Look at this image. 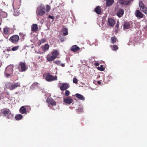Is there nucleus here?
<instances>
[{"label":"nucleus","instance_id":"obj_44","mask_svg":"<svg viewBox=\"0 0 147 147\" xmlns=\"http://www.w3.org/2000/svg\"><path fill=\"white\" fill-rule=\"evenodd\" d=\"M97 83L99 85H100V84H101V82L99 81H98Z\"/></svg>","mask_w":147,"mask_h":147},{"label":"nucleus","instance_id":"obj_25","mask_svg":"<svg viewBox=\"0 0 147 147\" xmlns=\"http://www.w3.org/2000/svg\"><path fill=\"white\" fill-rule=\"evenodd\" d=\"M114 2V0H107L106 5L107 6L111 5Z\"/></svg>","mask_w":147,"mask_h":147},{"label":"nucleus","instance_id":"obj_19","mask_svg":"<svg viewBox=\"0 0 147 147\" xmlns=\"http://www.w3.org/2000/svg\"><path fill=\"white\" fill-rule=\"evenodd\" d=\"M75 96L77 98L81 100H84L85 99L84 97L80 94L76 93V94Z\"/></svg>","mask_w":147,"mask_h":147},{"label":"nucleus","instance_id":"obj_16","mask_svg":"<svg viewBox=\"0 0 147 147\" xmlns=\"http://www.w3.org/2000/svg\"><path fill=\"white\" fill-rule=\"evenodd\" d=\"M108 23L109 26H113L115 24V21L111 18H109L108 20Z\"/></svg>","mask_w":147,"mask_h":147},{"label":"nucleus","instance_id":"obj_31","mask_svg":"<svg viewBox=\"0 0 147 147\" xmlns=\"http://www.w3.org/2000/svg\"><path fill=\"white\" fill-rule=\"evenodd\" d=\"M1 15L2 17L4 18H6L7 16V13L5 12H2L1 13Z\"/></svg>","mask_w":147,"mask_h":147},{"label":"nucleus","instance_id":"obj_4","mask_svg":"<svg viewBox=\"0 0 147 147\" xmlns=\"http://www.w3.org/2000/svg\"><path fill=\"white\" fill-rule=\"evenodd\" d=\"M1 112L4 115V116L8 119H11L13 115L11 114V111L7 109H5L1 110Z\"/></svg>","mask_w":147,"mask_h":147},{"label":"nucleus","instance_id":"obj_9","mask_svg":"<svg viewBox=\"0 0 147 147\" xmlns=\"http://www.w3.org/2000/svg\"><path fill=\"white\" fill-rule=\"evenodd\" d=\"M19 36L17 35H14L11 36L9 40L13 43H16L19 40Z\"/></svg>","mask_w":147,"mask_h":147},{"label":"nucleus","instance_id":"obj_37","mask_svg":"<svg viewBox=\"0 0 147 147\" xmlns=\"http://www.w3.org/2000/svg\"><path fill=\"white\" fill-rule=\"evenodd\" d=\"M70 94L69 91L68 90H66L65 92V95L67 96Z\"/></svg>","mask_w":147,"mask_h":147},{"label":"nucleus","instance_id":"obj_45","mask_svg":"<svg viewBox=\"0 0 147 147\" xmlns=\"http://www.w3.org/2000/svg\"><path fill=\"white\" fill-rule=\"evenodd\" d=\"M61 66L62 67H64V64H61Z\"/></svg>","mask_w":147,"mask_h":147},{"label":"nucleus","instance_id":"obj_40","mask_svg":"<svg viewBox=\"0 0 147 147\" xmlns=\"http://www.w3.org/2000/svg\"><path fill=\"white\" fill-rule=\"evenodd\" d=\"M78 112L79 113H81L83 111V109L82 108H79L78 110Z\"/></svg>","mask_w":147,"mask_h":147},{"label":"nucleus","instance_id":"obj_35","mask_svg":"<svg viewBox=\"0 0 147 147\" xmlns=\"http://www.w3.org/2000/svg\"><path fill=\"white\" fill-rule=\"evenodd\" d=\"M19 48V46H18L16 47H14L12 48V50L13 51H16Z\"/></svg>","mask_w":147,"mask_h":147},{"label":"nucleus","instance_id":"obj_27","mask_svg":"<svg viewBox=\"0 0 147 147\" xmlns=\"http://www.w3.org/2000/svg\"><path fill=\"white\" fill-rule=\"evenodd\" d=\"M23 117L22 116L21 114H18L16 115L15 118L17 120H19L22 119Z\"/></svg>","mask_w":147,"mask_h":147},{"label":"nucleus","instance_id":"obj_11","mask_svg":"<svg viewBox=\"0 0 147 147\" xmlns=\"http://www.w3.org/2000/svg\"><path fill=\"white\" fill-rule=\"evenodd\" d=\"M135 15L137 18H142L143 16V14L138 10L136 11Z\"/></svg>","mask_w":147,"mask_h":147},{"label":"nucleus","instance_id":"obj_41","mask_svg":"<svg viewBox=\"0 0 147 147\" xmlns=\"http://www.w3.org/2000/svg\"><path fill=\"white\" fill-rule=\"evenodd\" d=\"M55 63L56 64L59 65L60 63V61H55Z\"/></svg>","mask_w":147,"mask_h":147},{"label":"nucleus","instance_id":"obj_10","mask_svg":"<svg viewBox=\"0 0 147 147\" xmlns=\"http://www.w3.org/2000/svg\"><path fill=\"white\" fill-rule=\"evenodd\" d=\"M73 101V99L70 97L63 98V102L67 105L71 104Z\"/></svg>","mask_w":147,"mask_h":147},{"label":"nucleus","instance_id":"obj_47","mask_svg":"<svg viewBox=\"0 0 147 147\" xmlns=\"http://www.w3.org/2000/svg\"><path fill=\"white\" fill-rule=\"evenodd\" d=\"M146 29L147 30V26L146 27Z\"/></svg>","mask_w":147,"mask_h":147},{"label":"nucleus","instance_id":"obj_30","mask_svg":"<svg viewBox=\"0 0 147 147\" xmlns=\"http://www.w3.org/2000/svg\"><path fill=\"white\" fill-rule=\"evenodd\" d=\"M63 32L64 35L66 36L68 34V29L66 28H64L63 30Z\"/></svg>","mask_w":147,"mask_h":147},{"label":"nucleus","instance_id":"obj_28","mask_svg":"<svg viewBox=\"0 0 147 147\" xmlns=\"http://www.w3.org/2000/svg\"><path fill=\"white\" fill-rule=\"evenodd\" d=\"M110 47L112 50L113 51H116L118 49V47L116 45H111Z\"/></svg>","mask_w":147,"mask_h":147},{"label":"nucleus","instance_id":"obj_46","mask_svg":"<svg viewBox=\"0 0 147 147\" xmlns=\"http://www.w3.org/2000/svg\"><path fill=\"white\" fill-rule=\"evenodd\" d=\"M116 26L117 28H118V27H119V25H118L117 24Z\"/></svg>","mask_w":147,"mask_h":147},{"label":"nucleus","instance_id":"obj_8","mask_svg":"<svg viewBox=\"0 0 147 147\" xmlns=\"http://www.w3.org/2000/svg\"><path fill=\"white\" fill-rule=\"evenodd\" d=\"M45 79L46 80L48 81H52L57 80V76H55L53 77L52 75H50L48 74L46 75Z\"/></svg>","mask_w":147,"mask_h":147},{"label":"nucleus","instance_id":"obj_39","mask_svg":"<svg viewBox=\"0 0 147 147\" xmlns=\"http://www.w3.org/2000/svg\"><path fill=\"white\" fill-rule=\"evenodd\" d=\"M46 41V39L45 38H43L40 40L41 43H44Z\"/></svg>","mask_w":147,"mask_h":147},{"label":"nucleus","instance_id":"obj_7","mask_svg":"<svg viewBox=\"0 0 147 147\" xmlns=\"http://www.w3.org/2000/svg\"><path fill=\"white\" fill-rule=\"evenodd\" d=\"M18 68L21 71L23 72L26 71L27 69L25 65V63L22 62H20L19 63Z\"/></svg>","mask_w":147,"mask_h":147},{"label":"nucleus","instance_id":"obj_32","mask_svg":"<svg viewBox=\"0 0 147 147\" xmlns=\"http://www.w3.org/2000/svg\"><path fill=\"white\" fill-rule=\"evenodd\" d=\"M116 38L115 37H112L111 38V41L112 43H115L116 40Z\"/></svg>","mask_w":147,"mask_h":147},{"label":"nucleus","instance_id":"obj_20","mask_svg":"<svg viewBox=\"0 0 147 147\" xmlns=\"http://www.w3.org/2000/svg\"><path fill=\"white\" fill-rule=\"evenodd\" d=\"M39 85V84L37 82L34 83L30 86V88L32 90L37 88Z\"/></svg>","mask_w":147,"mask_h":147},{"label":"nucleus","instance_id":"obj_6","mask_svg":"<svg viewBox=\"0 0 147 147\" xmlns=\"http://www.w3.org/2000/svg\"><path fill=\"white\" fill-rule=\"evenodd\" d=\"M13 67L12 66H8L5 69V74L7 77H8L12 72Z\"/></svg>","mask_w":147,"mask_h":147},{"label":"nucleus","instance_id":"obj_14","mask_svg":"<svg viewBox=\"0 0 147 147\" xmlns=\"http://www.w3.org/2000/svg\"><path fill=\"white\" fill-rule=\"evenodd\" d=\"M133 1V0H120L121 4L126 5H129Z\"/></svg>","mask_w":147,"mask_h":147},{"label":"nucleus","instance_id":"obj_34","mask_svg":"<svg viewBox=\"0 0 147 147\" xmlns=\"http://www.w3.org/2000/svg\"><path fill=\"white\" fill-rule=\"evenodd\" d=\"M9 28L7 27H5L4 29V32L5 34H7L8 33Z\"/></svg>","mask_w":147,"mask_h":147},{"label":"nucleus","instance_id":"obj_13","mask_svg":"<svg viewBox=\"0 0 147 147\" xmlns=\"http://www.w3.org/2000/svg\"><path fill=\"white\" fill-rule=\"evenodd\" d=\"M60 87L61 90H63L68 88L69 87V86L67 83H64Z\"/></svg>","mask_w":147,"mask_h":147},{"label":"nucleus","instance_id":"obj_23","mask_svg":"<svg viewBox=\"0 0 147 147\" xmlns=\"http://www.w3.org/2000/svg\"><path fill=\"white\" fill-rule=\"evenodd\" d=\"M26 109L25 108L24 106H22L20 109V113L22 114L25 113L26 112Z\"/></svg>","mask_w":147,"mask_h":147},{"label":"nucleus","instance_id":"obj_5","mask_svg":"<svg viewBox=\"0 0 147 147\" xmlns=\"http://www.w3.org/2000/svg\"><path fill=\"white\" fill-rule=\"evenodd\" d=\"M47 101L49 107L55 110L56 108V103L52 98H48L47 99Z\"/></svg>","mask_w":147,"mask_h":147},{"label":"nucleus","instance_id":"obj_38","mask_svg":"<svg viewBox=\"0 0 147 147\" xmlns=\"http://www.w3.org/2000/svg\"><path fill=\"white\" fill-rule=\"evenodd\" d=\"M73 82L75 84H77L78 82V80L75 78H74L73 79Z\"/></svg>","mask_w":147,"mask_h":147},{"label":"nucleus","instance_id":"obj_2","mask_svg":"<svg viewBox=\"0 0 147 147\" xmlns=\"http://www.w3.org/2000/svg\"><path fill=\"white\" fill-rule=\"evenodd\" d=\"M6 88L11 90L15 89L16 88L20 86V82L13 83L11 82H7L5 84Z\"/></svg>","mask_w":147,"mask_h":147},{"label":"nucleus","instance_id":"obj_33","mask_svg":"<svg viewBox=\"0 0 147 147\" xmlns=\"http://www.w3.org/2000/svg\"><path fill=\"white\" fill-rule=\"evenodd\" d=\"M97 69L98 70L101 71H103L105 69L102 65H101L100 66L98 67Z\"/></svg>","mask_w":147,"mask_h":147},{"label":"nucleus","instance_id":"obj_3","mask_svg":"<svg viewBox=\"0 0 147 147\" xmlns=\"http://www.w3.org/2000/svg\"><path fill=\"white\" fill-rule=\"evenodd\" d=\"M21 0H14L12 4L13 9L14 10L13 13V15L15 16H18L19 15V12L18 11H15V10L18 9L20 7V5Z\"/></svg>","mask_w":147,"mask_h":147},{"label":"nucleus","instance_id":"obj_17","mask_svg":"<svg viewBox=\"0 0 147 147\" xmlns=\"http://www.w3.org/2000/svg\"><path fill=\"white\" fill-rule=\"evenodd\" d=\"M124 10L122 9H120L118 11L117 15V16L120 18L122 16L124 13Z\"/></svg>","mask_w":147,"mask_h":147},{"label":"nucleus","instance_id":"obj_29","mask_svg":"<svg viewBox=\"0 0 147 147\" xmlns=\"http://www.w3.org/2000/svg\"><path fill=\"white\" fill-rule=\"evenodd\" d=\"M141 10L144 13L147 14V8L144 6L140 8Z\"/></svg>","mask_w":147,"mask_h":147},{"label":"nucleus","instance_id":"obj_26","mask_svg":"<svg viewBox=\"0 0 147 147\" xmlns=\"http://www.w3.org/2000/svg\"><path fill=\"white\" fill-rule=\"evenodd\" d=\"M95 11L96 13L98 14H100L101 13L100 7L99 6L96 7L95 8Z\"/></svg>","mask_w":147,"mask_h":147},{"label":"nucleus","instance_id":"obj_12","mask_svg":"<svg viewBox=\"0 0 147 147\" xmlns=\"http://www.w3.org/2000/svg\"><path fill=\"white\" fill-rule=\"evenodd\" d=\"M47 60L49 61H51L54 60L55 59L51 53L49 54L47 56Z\"/></svg>","mask_w":147,"mask_h":147},{"label":"nucleus","instance_id":"obj_18","mask_svg":"<svg viewBox=\"0 0 147 147\" xmlns=\"http://www.w3.org/2000/svg\"><path fill=\"white\" fill-rule=\"evenodd\" d=\"M38 29V27L37 25L36 24H34L31 26V30L32 31L36 32Z\"/></svg>","mask_w":147,"mask_h":147},{"label":"nucleus","instance_id":"obj_21","mask_svg":"<svg viewBox=\"0 0 147 147\" xmlns=\"http://www.w3.org/2000/svg\"><path fill=\"white\" fill-rule=\"evenodd\" d=\"M49 48V45L47 44H46L44 46H42V50L43 51L45 52L48 50Z\"/></svg>","mask_w":147,"mask_h":147},{"label":"nucleus","instance_id":"obj_48","mask_svg":"<svg viewBox=\"0 0 147 147\" xmlns=\"http://www.w3.org/2000/svg\"><path fill=\"white\" fill-rule=\"evenodd\" d=\"M128 45H129V43H128Z\"/></svg>","mask_w":147,"mask_h":147},{"label":"nucleus","instance_id":"obj_42","mask_svg":"<svg viewBox=\"0 0 147 147\" xmlns=\"http://www.w3.org/2000/svg\"><path fill=\"white\" fill-rule=\"evenodd\" d=\"M49 18H50L51 19H53L54 18V17L53 16H52L49 15Z\"/></svg>","mask_w":147,"mask_h":147},{"label":"nucleus","instance_id":"obj_1","mask_svg":"<svg viewBox=\"0 0 147 147\" xmlns=\"http://www.w3.org/2000/svg\"><path fill=\"white\" fill-rule=\"evenodd\" d=\"M51 10V7L48 5H47L46 7L42 4H40L37 7L36 10L37 16H42L45 14L46 11L48 12Z\"/></svg>","mask_w":147,"mask_h":147},{"label":"nucleus","instance_id":"obj_24","mask_svg":"<svg viewBox=\"0 0 147 147\" xmlns=\"http://www.w3.org/2000/svg\"><path fill=\"white\" fill-rule=\"evenodd\" d=\"M130 27V24L128 22H125L123 25L124 29L125 30L129 28Z\"/></svg>","mask_w":147,"mask_h":147},{"label":"nucleus","instance_id":"obj_36","mask_svg":"<svg viewBox=\"0 0 147 147\" xmlns=\"http://www.w3.org/2000/svg\"><path fill=\"white\" fill-rule=\"evenodd\" d=\"M139 6L140 8H141V7L144 6L143 3L142 2H140L139 3Z\"/></svg>","mask_w":147,"mask_h":147},{"label":"nucleus","instance_id":"obj_43","mask_svg":"<svg viewBox=\"0 0 147 147\" xmlns=\"http://www.w3.org/2000/svg\"><path fill=\"white\" fill-rule=\"evenodd\" d=\"M94 64L96 66H98L99 65V63H98L96 62L94 63Z\"/></svg>","mask_w":147,"mask_h":147},{"label":"nucleus","instance_id":"obj_22","mask_svg":"<svg viewBox=\"0 0 147 147\" xmlns=\"http://www.w3.org/2000/svg\"><path fill=\"white\" fill-rule=\"evenodd\" d=\"M53 52L51 54L56 58L59 54V51L57 50H53Z\"/></svg>","mask_w":147,"mask_h":147},{"label":"nucleus","instance_id":"obj_15","mask_svg":"<svg viewBox=\"0 0 147 147\" xmlns=\"http://www.w3.org/2000/svg\"><path fill=\"white\" fill-rule=\"evenodd\" d=\"M80 49V48L77 46V45L73 46L71 48V50L74 52H76L78 51Z\"/></svg>","mask_w":147,"mask_h":147}]
</instances>
